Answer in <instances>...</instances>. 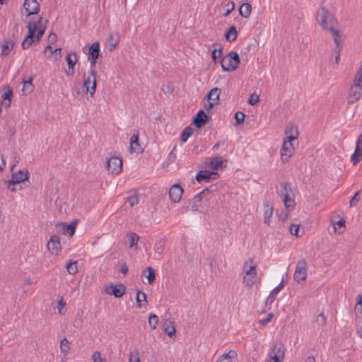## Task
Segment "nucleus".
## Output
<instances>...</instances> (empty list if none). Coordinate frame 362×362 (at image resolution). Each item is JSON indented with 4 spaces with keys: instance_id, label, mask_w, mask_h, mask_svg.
I'll list each match as a JSON object with an SVG mask.
<instances>
[{
    "instance_id": "1",
    "label": "nucleus",
    "mask_w": 362,
    "mask_h": 362,
    "mask_svg": "<svg viewBox=\"0 0 362 362\" xmlns=\"http://www.w3.org/2000/svg\"><path fill=\"white\" fill-rule=\"evenodd\" d=\"M47 23V21L41 17L37 21H32L28 23V35L21 43L23 49H28L35 40H40L45 32Z\"/></svg>"
},
{
    "instance_id": "2",
    "label": "nucleus",
    "mask_w": 362,
    "mask_h": 362,
    "mask_svg": "<svg viewBox=\"0 0 362 362\" xmlns=\"http://www.w3.org/2000/svg\"><path fill=\"white\" fill-rule=\"evenodd\" d=\"M316 21L322 29L327 30L334 25H337L338 22L335 17L327 8L321 6L317 11Z\"/></svg>"
},
{
    "instance_id": "3",
    "label": "nucleus",
    "mask_w": 362,
    "mask_h": 362,
    "mask_svg": "<svg viewBox=\"0 0 362 362\" xmlns=\"http://www.w3.org/2000/svg\"><path fill=\"white\" fill-rule=\"evenodd\" d=\"M243 271L245 272L244 284L246 286L252 287L256 283L257 275L256 265L252 259H249L245 262Z\"/></svg>"
},
{
    "instance_id": "4",
    "label": "nucleus",
    "mask_w": 362,
    "mask_h": 362,
    "mask_svg": "<svg viewBox=\"0 0 362 362\" xmlns=\"http://www.w3.org/2000/svg\"><path fill=\"white\" fill-rule=\"evenodd\" d=\"M240 59L238 52L235 51L230 52L221 60V65L223 71H235L239 66Z\"/></svg>"
},
{
    "instance_id": "5",
    "label": "nucleus",
    "mask_w": 362,
    "mask_h": 362,
    "mask_svg": "<svg viewBox=\"0 0 362 362\" xmlns=\"http://www.w3.org/2000/svg\"><path fill=\"white\" fill-rule=\"evenodd\" d=\"M281 189L280 191V196L286 209H293L295 206V201L293 199V193L290 185L287 182L281 184Z\"/></svg>"
},
{
    "instance_id": "6",
    "label": "nucleus",
    "mask_w": 362,
    "mask_h": 362,
    "mask_svg": "<svg viewBox=\"0 0 362 362\" xmlns=\"http://www.w3.org/2000/svg\"><path fill=\"white\" fill-rule=\"evenodd\" d=\"M107 170L112 175H118L122 170V160L119 157L112 156L106 158Z\"/></svg>"
},
{
    "instance_id": "7",
    "label": "nucleus",
    "mask_w": 362,
    "mask_h": 362,
    "mask_svg": "<svg viewBox=\"0 0 362 362\" xmlns=\"http://www.w3.org/2000/svg\"><path fill=\"white\" fill-rule=\"evenodd\" d=\"M307 262L305 259H301L297 262L296 268L293 274L294 280L297 282L305 281L307 278Z\"/></svg>"
},
{
    "instance_id": "8",
    "label": "nucleus",
    "mask_w": 362,
    "mask_h": 362,
    "mask_svg": "<svg viewBox=\"0 0 362 362\" xmlns=\"http://www.w3.org/2000/svg\"><path fill=\"white\" fill-rule=\"evenodd\" d=\"M285 355L284 346L281 343H276L273 345L270 359L268 362H282Z\"/></svg>"
},
{
    "instance_id": "9",
    "label": "nucleus",
    "mask_w": 362,
    "mask_h": 362,
    "mask_svg": "<svg viewBox=\"0 0 362 362\" xmlns=\"http://www.w3.org/2000/svg\"><path fill=\"white\" fill-rule=\"evenodd\" d=\"M29 172L28 170H18L17 173H13L11 180L8 181L7 188L11 192H16V189H11V185L20 184L28 179Z\"/></svg>"
},
{
    "instance_id": "10",
    "label": "nucleus",
    "mask_w": 362,
    "mask_h": 362,
    "mask_svg": "<svg viewBox=\"0 0 362 362\" xmlns=\"http://www.w3.org/2000/svg\"><path fill=\"white\" fill-rule=\"evenodd\" d=\"M83 86L86 89V92L93 96L96 89V72L94 69H90L89 76L84 78Z\"/></svg>"
},
{
    "instance_id": "11",
    "label": "nucleus",
    "mask_w": 362,
    "mask_h": 362,
    "mask_svg": "<svg viewBox=\"0 0 362 362\" xmlns=\"http://www.w3.org/2000/svg\"><path fill=\"white\" fill-rule=\"evenodd\" d=\"M293 141V140H290L289 139H286L283 143L281 149V155L284 162L287 161L288 158L292 156L294 151V146L292 144Z\"/></svg>"
},
{
    "instance_id": "12",
    "label": "nucleus",
    "mask_w": 362,
    "mask_h": 362,
    "mask_svg": "<svg viewBox=\"0 0 362 362\" xmlns=\"http://www.w3.org/2000/svg\"><path fill=\"white\" fill-rule=\"evenodd\" d=\"M219 175L216 172L209 170H200L196 175V180L198 182H209L211 180H216Z\"/></svg>"
},
{
    "instance_id": "13",
    "label": "nucleus",
    "mask_w": 362,
    "mask_h": 362,
    "mask_svg": "<svg viewBox=\"0 0 362 362\" xmlns=\"http://www.w3.org/2000/svg\"><path fill=\"white\" fill-rule=\"evenodd\" d=\"M47 247L52 255H57L62 250L59 238L55 235L51 236Z\"/></svg>"
},
{
    "instance_id": "14",
    "label": "nucleus",
    "mask_w": 362,
    "mask_h": 362,
    "mask_svg": "<svg viewBox=\"0 0 362 362\" xmlns=\"http://www.w3.org/2000/svg\"><path fill=\"white\" fill-rule=\"evenodd\" d=\"M362 160V134L358 136L354 153L351 156V160L355 165Z\"/></svg>"
},
{
    "instance_id": "15",
    "label": "nucleus",
    "mask_w": 362,
    "mask_h": 362,
    "mask_svg": "<svg viewBox=\"0 0 362 362\" xmlns=\"http://www.w3.org/2000/svg\"><path fill=\"white\" fill-rule=\"evenodd\" d=\"M362 94V88L356 85H352L349 88V95L347 98L348 103H354L358 101Z\"/></svg>"
},
{
    "instance_id": "16",
    "label": "nucleus",
    "mask_w": 362,
    "mask_h": 362,
    "mask_svg": "<svg viewBox=\"0 0 362 362\" xmlns=\"http://www.w3.org/2000/svg\"><path fill=\"white\" fill-rule=\"evenodd\" d=\"M182 194H183V189L178 184L173 185L169 189L170 199L174 203H177V202H180V200L182 196Z\"/></svg>"
},
{
    "instance_id": "17",
    "label": "nucleus",
    "mask_w": 362,
    "mask_h": 362,
    "mask_svg": "<svg viewBox=\"0 0 362 362\" xmlns=\"http://www.w3.org/2000/svg\"><path fill=\"white\" fill-rule=\"evenodd\" d=\"M23 6L28 16L36 14L40 11V4L37 0H25Z\"/></svg>"
},
{
    "instance_id": "18",
    "label": "nucleus",
    "mask_w": 362,
    "mask_h": 362,
    "mask_svg": "<svg viewBox=\"0 0 362 362\" xmlns=\"http://www.w3.org/2000/svg\"><path fill=\"white\" fill-rule=\"evenodd\" d=\"M126 291L125 286L120 284L117 286L111 285L109 288H107L105 291L109 295H113L115 298L122 297Z\"/></svg>"
},
{
    "instance_id": "19",
    "label": "nucleus",
    "mask_w": 362,
    "mask_h": 362,
    "mask_svg": "<svg viewBox=\"0 0 362 362\" xmlns=\"http://www.w3.org/2000/svg\"><path fill=\"white\" fill-rule=\"evenodd\" d=\"M207 121L208 116L203 110H199L194 118L193 123L197 128H200L204 126Z\"/></svg>"
},
{
    "instance_id": "20",
    "label": "nucleus",
    "mask_w": 362,
    "mask_h": 362,
    "mask_svg": "<svg viewBox=\"0 0 362 362\" xmlns=\"http://www.w3.org/2000/svg\"><path fill=\"white\" fill-rule=\"evenodd\" d=\"M285 286V281L284 279L281 281V283L275 287L270 293L269 296L267 297L266 300V304H272L276 300V295Z\"/></svg>"
},
{
    "instance_id": "21",
    "label": "nucleus",
    "mask_w": 362,
    "mask_h": 362,
    "mask_svg": "<svg viewBox=\"0 0 362 362\" xmlns=\"http://www.w3.org/2000/svg\"><path fill=\"white\" fill-rule=\"evenodd\" d=\"M163 330L170 337H173L175 336V327L174 322L166 320L163 324Z\"/></svg>"
},
{
    "instance_id": "22",
    "label": "nucleus",
    "mask_w": 362,
    "mask_h": 362,
    "mask_svg": "<svg viewBox=\"0 0 362 362\" xmlns=\"http://www.w3.org/2000/svg\"><path fill=\"white\" fill-rule=\"evenodd\" d=\"M130 151L131 152L140 153L142 148L139 143V133L134 134L130 139Z\"/></svg>"
},
{
    "instance_id": "23",
    "label": "nucleus",
    "mask_w": 362,
    "mask_h": 362,
    "mask_svg": "<svg viewBox=\"0 0 362 362\" xmlns=\"http://www.w3.org/2000/svg\"><path fill=\"white\" fill-rule=\"evenodd\" d=\"M337 25H334L331 27L327 30L330 31L332 33L333 40L335 43V47H341L343 45V39L341 38L340 33L339 30L337 28Z\"/></svg>"
},
{
    "instance_id": "24",
    "label": "nucleus",
    "mask_w": 362,
    "mask_h": 362,
    "mask_svg": "<svg viewBox=\"0 0 362 362\" xmlns=\"http://www.w3.org/2000/svg\"><path fill=\"white\" fill-rule=\"evenodd\" d=\"M285 134L286 135V139H289L290 140H296L298 136V127L295 125L290 124L286 127Z\"/></svg>"
},
{
    "instance_id": "25",
    "label": "nucleus",
    "mask_w": 362,
    "mask_h": 362,
    "mask_svg": "<svg viewBox=\"0 0 362 362\" xmlns=\"http://www.w3.org/2000/svg\"><path fill=\"white\" fill-rule=\"evenodd\" d=\"M264 223L267 225H269L271 223V217L273 214L274 208L269 202L264 203Z\"/></svg>"
},
{
    "instance_id": "26",
    "label": "nucleus",
    "mask_w": 362,
    "mask_h": 362,
    "mask_svg": "<svg viewBox=\"0 0 362 362\" xmlns=\"http://www.w3.org/2000/svg\"><path fill=\"white\" fill-rule=\"evenodd\" d=\"M210 193V190L208 188L203 189L201 192L194 197L193 202L194 206H192V209L197 211L199 209V202H200L202 199Z\"/></svg>"
},
{
    "instance_id": "27",
    "label": "nucleus",
    "mask_w": 362,
    "mask_h": 362,
    "mask_svg": "<svg viewBox=\"0 0 362 362\" xmlns=\"http://www.w3.org/2000/svg\"><path fill=\"white\" fill-rule=\"evenodd\" d=\"M252 6L249 3H243L239 8L240 15L243 18H248L250 16Z\"/></svg>"
},
{
    "instance_id": "28",
    "label": "nucleus",
    "mask_w": 362,
    "mask_h": 362,
    "mask_svg": "<svg viewBox=\"0 0 362 362\" xmlns=\"http://www.w3.org/2000/svg\"><path fill=\"white\" fill-rule=\"evenodd\" d=\"M107 41L109 42L110 47V50L112 51V50L115 49L119 42V34L117 33H110V35H109V37L107 38Z\"/></svg>"
},
{
    "instance_id": "29",
    "label": "nucleus",
    "mask_w": 362,
    "mask_h": 362,
    "mask_svg": "<svg viewBox=\"0 0 362 362\" xmlns=\"http://www.w3.org/2000/svg\"><path fill=\"white\" fill-rule=\"evenodd\" d=\"M66 59L68 64V69L71 70V74L74 73V66L78 60L76 53H74L73 57L71 54H68L66 57Z\"/></svg>"
},
{
    "instance_id": "30",
    "label": "nucleus",
    "mask_w": 362,
    "mask_h": 362,
    "mask_svg": "<svg viewBox=\"0 0 362 362\" xmlns=\"http://www.w3.org/2000/svg\"><path fill=\"white\" fill-rule=\"evenodd\" d=\"M100 54V44L95 42L88 49V57H98Z\"/></svg>"
},
{
    "instance_id": "31",
    "label": "nucleus",
    "mask_w": 362,
    "mask_h": 362,
    "mask_svg": "<svg viewBox=\"0 0 362 362\" xmlns=\"http://www.w3.org/2000/svg\"><path fill=\"white\" fill-rule=\"evenodd\" d=\"M14 45L15 41L13 40L5 41L2 45L1 55H8L10 51L13 48Z\"/></svg>"
},
{
    "instance_id": "32",
    "label": "nucleus",
    "mask_w": 362,
    "mask_h": 362,
    "mask_svg": "<svg viewBox=\"0 0 362 362\" xmlns=\"http://www.w3.org/2000/svg\"><path fill=\"white\" fill-rule=\"evenodd\" d=\"M238 32L235 26H231L225 35V37L228 42H233L237 39Z\"/></svg>"
},
{
    "instance_id": "33",
    "label": "nucleus",
    "mask_w": 362,
    "mask_h": 362,
    "mask_svg": "<svg viewBox=\"0 0 362 362\" xmlns=\"http://www.w3.org/2000/svg\"><path fill=\"white\" fill-rule=\"evenodd\" d=\"M237 356L235 351H230L226 354L222 355L216 362H232V359Z\"/></svg>"
},
{
    "instance_id": "34",
    "label": "nucleus",
    "mask_w": 362,
    "mask_h": 362,
    "mask_svg": "<svg viewBox=\"0 0 362 362\" xmlns=\"http://www.w3.org/2000/svg\"><path fill=\"white\" fill-rule=\"evenodd\" d=\"M221 89L218 88H212L207 95L208 100L217 101L219 99Z\"/></svg>"
},
{
    "instance_id": "35",
    "label": "nucleus",
    "mask_w": 362,
    "mask_h": 362,
    "mask_svg": "<svg viewBox=\"0 0 362 362\" xmlns=\"http://www.w3.org/2000/svg\"><path fill=\"white\" fill-rule=\"evenodd\" d=\"M223 160L218 157L212 158L209 162V167L214 169L218 170L223 165Z\"/></svg>"
},
{
    "instance_id": "36",
    "label": "nucleus",
    "mask_w": 362,
    "mask_h": 362,
    "mask_svg": "<svg viewBox=\"0 0 362 362\" xmlns=\"http://www.w3.org/2000/svg\"><path fill=\"white\" fill-rule=\"evenodd\" d=\"M69 349L70 348L69 341L66 339V338L62 339L60 342V350L64 356H66L69 354Z\"/></svg>"
},
{
    "instance_id": "37",
    "label": "nucleus",
    "mask_w": 362,
    "mask_h": 362,
    "mask_svg": "<svg viewBox=\"0 0 362 362\" xmlns=\"http://www.w3.org/2000/svg\"><path fill=\"white\" fill-rule=\"evenodd\" d=\"M61 225L62 226V230L64 234H68L71 236L75 233L76 225L74 223L69 225L66 223H62Z\"/></svg>"
},
{
    "instance_id": "38",
    "label": "nucleus",
    "mask_w": 362,
    "mask_h": 362,
    "mask_svg": "<svg viewBox=\"0 0 362 362\" xmlns=\"http://www.w3.org/2000/svg\"><path fill=\"white\" fill-rule=\"evenodd\" d=\"M12 95H13L12 90L8 88L7 91L4 93V94L2 95V99H3L2 105H4L6 106H9L11 104V99Z\"/></svg>"
},
{
    "instance_id": "39",
    "label": "nucleus",
    "mask_w": 362,
    "mask_h": 362,
    "mask_svg": "<svg viewBox=\"0 0 362 362\" xmlns=\"http://www.w3.org/2000/svg\"><path fill=\"white\" fill-rule=\"evenodd\" d=\"M354 85L362 88V62L361 63L358 70L355 75Z\"/></svg>"
},
{
    "instance_id": "40",
    "label": "nucleus",
    "mask_w": 362,
    "mask_h": 362,
    "mask_svg": "<svg viewBox=\"0 0 362 362\" xmlns=\"http://www.w3.org/2000/svg\"><path fill=\"white\" fill-rule=\"evenodd\" d=\"M165 249V242L162 240H157L154 245V250L160 256L163 254Z\"/></svg>"
},
{
    "instance_id": "41",
    "label": "nucleus",
    "mask_w": 362,
    "mask_h": 362,
    "mask_svg": "<svg viewBox=\"0 0 362 362\" xmlns=\"http://www.w3.org/2000/svg\"><path fill=\"white\" fill-rule=\"evenodd\" d=\"M214 46L218 47V48H215L212 51V54H211L212 59H213L214 62H216V60L218 59V58H219L222 54L223 47H222L221 45L214 44Z\"/></svg>"
},
{
    "instance_id": "42",
    "label": "nucleus",
    "mask_w": 362,
    "mask_h": 362,
    "mask_svg": "<svg viewBox=\"0 0 362 362\" xmlns=\"http://www.w3.org/2000/svg\"><path fill=\"white\" fill-rule=\"evenodd\" d=\"M192 134V129L189 127H186L182 132L180 136V140L182 143H185L187 141L188 138L191 136Z\"/></svg>"
},
{
    "instance_id": "43",
    "label": "nucleus",
    "mask_w": 362,
    "mask_h": 362,
    "mask_svg": "<svg viewBox=\"0 0 362 362\" xmlns=\"http://www.w3.org/2000/svg\"><path fill=\"white\" fill-rule=\"evenodd\" d=\"M159 322V318L156 314H151L148 318V323L152 329H155Z\"/></svg>"
},
{
    "instance_id": "44",
    "label": "nucleus",
    "mask_w": 362,
    "mask_h": 362,
    "mask_svg": "<svg viewBox=\"0 0 362 362\" xmlns=\"http://www.w3.org/2000/svg\"><path fill=\"white\" fill-rule=\"evenodd\" d=\"M127 201L131 206H134L139 202V195L136 192H133L127 197Z\"/></svg>"
},
{
    "instance_id": "45",
    "label": "nucleus",
    "mask_w": 362,
    "mask_h": 362,
    "mask_svg": "<svg viewBox=\"0 0 362 362\" xmlns=\"http://www.w3.org/2000/svg\"><path fill=\"white\" fill-rule=\"evenodd\" d=\"M33 88L32 79H30L28 81H24L22 90L25 94H28L33 91Z\"/></svg>"
},
{
    "instance_id": "46",
    "label": "nucleus",
    "mask_w": 362,
    "mask_h": 362,
    "mask_svg": "<svg viewBox=\"0 0 362 362\" xmlns=\"http://www.w3.org/2000/svg\"><path fill=\"white\" fill-rule=\"evenodd\" d=\"M146 270L148 272V275L146 276V278L148 279V283L151 284L155 281L156 279L155 271L151 267H147Z\"/></svg>"
},
{
    "instance_id": "47",
    "label": "nucleus",
    "mask_w": 362,
    "mask_h": 362,
    "mask_svg": "<svg viewBox=\"0 0 362 362\" xmlns=\"http://www.w3.org/2000/svg\"><path fill=\"white\" fill-rule=\"evenodd\" d=\"M136 303H137V305L139 308H141L142 307V305H141V301L144 300V301H146V295L145 293L144 292H141V291H138L137 293H136Z\"/></svg>"
},
{
    "instance_id": "48",
    "label": "nucleus",
    "mask_w": 362,
    "mask_h": 362,
    "mask_svg": "<svg viewBox=\"0 0 362 362\" xmlns=\"http://www.w3.org/2000/svg\"><path fill=\"white\" fill-rule=\"evenodd\" d=\"M66 269L69 274H75L78 271L76 262H73L68 264L66 265Z\"/></svg>"
},
{
    "instance_id": "49",
    "label": "nucleus",
    "mask_w": 362,
    "mask_h": 362,
    "mask_svg": "<svg viewBox=\"0 0 362 362\" xmlns=\"http://www.w3.org/2000/svg\"><path fill=\"white\" fill-rule=\"evenodd\" d=\"M245 115L243 112L238 111L235 115L236 125L242 124L245 121Z\"/></svg>"
},
{
    "instance_id": "50",
    "label": "nucleus",
    "mask_w": 362,
    "mask_h": 362,
    "mask_svg": "<svg viewBox=\"0 0 362 362\" xmlns=\"http://www.w3.org/2000/svg\"><path fill=\"white\" fill-rule=\"evenodd\" d=\"M315 322L320 326H324L325 325L326 317L322 313L317 315Z\"/></svg>"
},
{
    "instance_id": "51",
    "label": "nucleus",
    "mask_w": 362,
    "mask_h": 362,
    "mask_svg": "<svg viewBox=\"0 0 362 362\" xmlns=\"http://www.w3.org/2000/svg\"><path fill=\"white\" fill-rule=\"evenodd\" d=\"M92 359L93 362H107L105 358H103L101 357V354L98 351H95L93 353L92 356Z\"/></svg>"
},
{
    "instance_id": "52",
    "label": "nucleus",
    "mask_w": 362,
    "mask_h": 362,
    "mask_svg": "<svg viewBox=\"0 0 362 362\" xmlns=\"http://www.w3.org/2000/svg\"><path fill=\"white\" fill-rule=\"evenodd\" d=\"M139 237L137 234L132 233L130 235L129 240H130V247H132L137 245V243L139 241Z\"/></svg>"
},
{
    "instance_id": "53",
    "label": "nucleus",
    "mask_w": 362,
    "mask_h": 362,
    "mask_svg": "<svg viewBox=\"0 0 362 362\" xmlns=\"http://www.w3.org/2000/svg\"><path fill=\"white\" fill-rule=\"evenodd\" d=\"M341 49V47H335L333 49L332 52L335 54V56H334V63L336 64H338V63L339 62Z\"/></svg>"
},
{
    "instance_id": "54",
    "label": "nucleus",
    "mask_w": 362,
    "mask_h": 362,
    "mask_svg": "<svg viewBox=\"0 0 362 362\" xmlns=\"http://www.w3.org/2000/svg\"><path fill=\"white\" fill-rule=\"evenodd\" d=\"M20 29L23 30V28L19 26L18 24H16L13 28V40L16 42L18 38Z\"/></svg>"
},
{
    "instance_id": "55",
    "label": "nucleus",
    "mask_w": 362,
    "mask_h": 362,
    "mask_svg": "<svg viewBox=\"0 0 362 362\" xmlns=\"http://www.w3.org/2000/svg\"><path fill=\"white\" fill-rule=\"evenodd\" d=\"M360 191L357 192L350 200V206H355L359 202Z\"/></svg>"
},
{
    "instance_id": "56",
    "label": "nucleus",
    "mask_w": 362,
    "mask_h": 362,
    "mask_svg": "<svg viewBox=\"0 0 362 362\" xmlns=\"http://www.w3.org/2000/svg\"><path fill=\"white\" fill-rule=\"evenodd\" d=\"M259 95H256L255 93H253L250 95L248 103L251 105H255L259 102Z\"/></svg>"
},
{
    "instance_id": "57",
    "label": "nucleus",
    "mask_w": 362,
    "mask_h": 362,
    "mask_svg": "<svg viewBox=\"0 0 362 362\" xmlns=\"http://www.w3.org/2000/svg\"><path fill=\"white\" fill-rule=\"evenodd\" d=\"M226 6L228 7L226 12L225 13L224 16H228L235 8V4L233 1H229L226 4Z\"/></svg>"
},
{
    "instance_id": "58",
    "label": "nucleus",
    "mask_w": 362,
    "mask_h": 362,
    "mask_svg": "<svg viewBox=\"0 0 362 362\" xmlns=\"http://www.w3.org/2000/svg\"><path fill=\"white\" fill-rule=\"evenodd\" d=\"M290 233L291 235L299 236L298 230L299 226L298 225L292 224L290 227Z\"/></svg>"
},
{
    "instance_id": "59",
    "label": "nucleus",
    "mask_w": 362,
    "mask_h": 362,
    "mask_svg": "<svg viewBox=\"0 0 362 362\" xmlns=\"http://www.w3.org/2000/svg\"><path fill=\"white\" fill-rule=\"evenodd\" d=\"M273 317H274V315L272 313H269V314L267 315L266 318L259 320V322L262 325H266L269 322H271V320L273 318Z\"/></svg>"
},
{
    "instance_id": "60",
    "label": "nucleus",
    "mask_w": 362,
    "mask_h": 362,
    "mask_svg": "<svg viewBox=\"0 0 362 362\" xmlns=\"http://www.w3.org/2000/svg\"><path fill=\"white\" fill-rule=\"evenodd\" d=\"M129 362H140L139 353H136L134 355L131 354L129 357Z\"/></svg>"
},
{
    "instance_id": "61",
    "label": "nucleus",
    "mask_w": 362,
    "mask_h": 362,
    "mask_svg": "<svg viewBox=\"0 0 362 362\" xmlns=\"http://www.w3.org/2000/svg\"><path fill=\"white\" fill-rule=\"evenodd\" d=\"M57 35L55 33H52L49 35L48 41L49 43L54 44L57 42Z\"/></svg>"
},
{
    "instance_id": "62",
    "label": "nucleus",
    "mask_w": 362,
    "mask_h": 362,
    "mask_svg": "<svg viewBox=\"0 0 362 362\" xmlns=\"http://www.w3.org/2000/svg\"><path fill=\"white\" fill-rule=\"evenodd\" d=\"M354 310H355L356 315L357 316L358 315L362 316V304L361 305H356Z\"/></svg>"
},
{
    "instance_id": "63",
    "label": "nucleus",
    "mask_w": 362,
    "mask_h": 362,
    "mask_svg": "<svg viewBox=\"0 0 362 362\" xmlns=\"http://www.w3.org/2000/svg\"><path fill=\"white\" fill-rule=\"evenodd\" d=\"M98 58V57H88V60L90 61V67H91L90 69H93V67L95 66L96 61H97Z\"/></svg>"
},
{
    "instance_id": "64",
    "label": "nucleus",
    "mask_w": 362,
    "mask_h": 362,
    "mask_svg": "<svg viewBox=\"0 0 362 362\" xmlns=\"http://www.w3.org/2000/svg\"><path fill=\"white\" fill-rule=\"evenodd\" d=\"M279 217L280 220H281L282 221H285L288 218V213L282 212L279 215Z\"/></svg>"
}]
</instances>
